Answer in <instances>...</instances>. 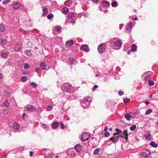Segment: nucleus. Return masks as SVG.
Here are the masks:
<instances>
[{"label": "nucleus", "instance_id": "4468645a", "mask_svg": "<svg viewBox=\"0 0 158 158\" xmlns=\"http://www.w3.org/2000/svg\"><path fill=\"white\" fill-rule=\"evenodd\" d=\"M21 46L20 44H17L14 48V50L16 52H19L21 48Z\"/></svg>", "mask_w": 158, "mask_h": 158}, {"label": "nucleus", "instance_id": "c85d7f7f", "mask_svg": "<svg viewBox=\"0 0 158 158\" xmlns=\"http://www.w3.org/2000/svg\"><path fill=\"white\" fill-rule=\"evenodd\" d=\"M100 148H98L95 149L93 152V154L94 155L98 154L99 152L100 151Z\"/></svg>", "mask_w": 158, "mask_h": 158}, {"label": "nucleus", "instance_id": "4d7b16f0", "mask_svg": "<svg viewBox=\"0 0 158 158\" xmlns=\"http://www.w3.org/2000/svg\"><path fill=\"white\" fill-rule=\"evenodd\" d=\"M107 129H108V128L107 127H106L104 128V130L105 131V132L107 131Z\"/></svg>", "mask_w": 158, "mask_h": 158}, {"label": "nucleus", "instance_id": "f704fd0d", "mask_svg": "<svg viewBox=\"0 0 158 158\" xmlns=\"http://www.w3.org/2000/svg\"><path fill=\"white\" fill-rule=\"evenodd\" d=\"M0 43L2 45H4L6 44V41L5 40L0 39Z\"/></svg>", "mask_w": 158, "mask_h": 158}, {"label": "nucleus", "instance_id": "4c0bfd02", "mask_svg": "<svg viewBox=\"0 0 158 158\" xmlns=\"http://www.w3.org/2000/svg\"><path fill=\"white\" fill-rule=\"evenodd\" d=\"M136 128V126L135 125H134L130 127V129L132 131H134L135 130Z\"/></svg>", "mask_w": 158, "mask_h": 158}, {"label": "nucleus", "instance_id": "de8ad7c7", "mask_svg": "<svg viewBox=\"0 0 158 158\" xmlns=\"http://www.w3.org/2000/svg\"><path fill=\"white\" fill-rule=\"evenodd\" d=\"M130 101V99L124 98L123 99V102L125 103H127Z\"/></svg>", "mask_w": 158, "mask_h": 158}, {"label": "nucleus", "instance_id": "b1692460", "mask_svg": "<svg viewBox=\"0 0 158 158\" xmlns=\"http://www.w3.org/2000/svg\"><path fill=\"white\" fill-rule=\"evenodd\" d=\"M137 46L134 44H133L132 45L131 50L132 52H135L136 50Z\"/></svg>", "mask_w": 158, "mask_h": 158}, {"label": "nucleus", "instance_id": "5701e85b", "mask_svg": "<svg viewBox=\"0 0 158 158\" xmlns=\"http://www.w3.org/2000/svg\"><path fill=\"white\" fill-rule=\"evenodd\" d=\"M73 44V42L72 40H70L66 42V44L69 46H72Z\"/></svg>", "mask_w": 158, "mask_h": 158}, {"label": "nucleus", "instance_id": "603ef678", "mask_svg": "<svg viewBox=\"0 0 158 158\" xmlns=\"http://www.w3.org/2000/svg\"><path fill=\"white\" fill-rule=\"evenodd\" d=\"M9 2V0H6L3 2V4H6L8 3Z\"/></svg>", "mask_w": 158, "mask_h": 158}, {"label": "nucleus", "instance_id": "20e7f679", "mask_svg": "<svg viewBox=\"0 0 158 158\" xmlns=\"http://www.w3.org/2000/svg\"><path fill=\"white\" fill-rule=\"evenodd\" d=\"M89 138V136L88 133H83L81 135V139L83 142L87 140Z\"/></svg>", "mask_w": 158, "mask_h": 158}, {"label": "nucleus", "instance_id": "0eeeda50", "mask_svg": "<svg viewBox=\"0 0 158 158\" xmlns=\"http://www.w3.org/2000/svg\"><path fill=\"white\" fill-rule=\"evenodd\" d=\"M150 152L149 150H145L141 153V155L143 156L144 157L146 158L150 154Z\"/></svg>", "mask_w": 158, "mask_h": 158}, {"label": "nucleus", "instance_id": "aec40b11", "mask_svg": "<svg viewBox=\"0 0 158 158\" xmlns=\"http://www.w3.org/2000/svg\"><path fill=\"white\" fill-rule=\"evenodd\" d=\"M131 117L132 118H133L135 117L136 114H138L137 111H134L133 112H131Z\"/></svg>", "mask_w": 158, "mask_h": 158}, {"label": "nucleus", "instance_id": "423d86ee", "mask_svg": "<svg viewBox=\"0 0 158 158\" xmlns=\"http://www.w3.org/2000/svg\"><path fill=\"white\" fill-rule=\"evenodd\" d=\"M118 135L121 137H125V139L127 140V131H121Z\"/></svg>", "mask_w": 158, "mask_h": 158}, {"label": "nucleus", "instance_id": "8fccbe9b", "mask_svg": "<svg viewBox=\"0 0 158 158\" xmlns=\"http://www.w3.org/2000/svg\"><path fill=\"white\" fill-rule=\"evenodd\" d=\"M70 99L71 100H73L76 98L75 96L74 95H72L71 97H69Z\"/></svg>", "mask_w": 158, "mask_h": 158}, {"label": "nucleus", "instance_id": "1a4fd4ad", "mask_svg": "<svg viewBox=\"0 0 158 158\" xmlns=\"http://www.w3.org/2000/svg\"><path fill=\"white\" fill-rule=\"evenodd\" d=\"M12 128L15 130H18L20 129V127L17 123H15L13 124Z\"/></svg>", "mask_w": 158, "mask_h": 158}, {"label": "nucleus", "instance_id": "4be33fe9", "mask_svg": "<svg viewBox=\"0 0 158 158\" xmlns=\"http://www.w3.org/2000/svg\"><path fill=\"white\" fill-rule=\"evenodd\" d=\"M87 102L85 100L83 101L82 103H81V105L84 108H87L88 107V105L87 106L85 105V104H87Z\"/></svg>", "mask_w": 158, "mask_h": 158}, {"label": "nucleus", "instance_id": "3c124183", "mask_svg": "<svg viewBox=\"0 0 158 158\" xmlns=\"http://www.w3.org/2000/svg\"><path fill=\"white\" fill-rule=\"evenodd\" d=\"M123 94V91H119L118 92V94L120 96H122Z\"/></svg>", "mask_w": 158, "mask_h": 158}, {"label": "nucleus", "instance_id": "a18cd8bd", "mask_svg": "<svg viewBox=\"0 0 158 158\" xmlns=\"http://www.w3.org/2000/svg\"><path fill=\"white\" fill-rule=\"evenodd\" d=\"M52 106H48L46 108V110L47 111H49L52 110Z\"/></svg>", "mask_w": 158, "mask_h": 158}, {"label": "nucleus", "instance_id": "ea45409f", "mask_svg": "<svg viewBox=\"0 0 158 158\" xmlns=\"http://www.w3.org/2000/svg\"><path fill=\"white\" fill-rule=\"evenodd\" d=\"M5 29L3 25L2 24L0 25V30L2 31H4Z\"/></svg>", "mask_w": 158, "mask_h": 158}, {"label": "nucleus", "instance_id": "69168bd1", "mask_svg": "<svg viewBox=\"0 0 158 158\" xmlns=\"http://www.w3.org/2000/svg\"><path fill=\"white\" fill-rule=\"evenodd\" d=\"M112 130V129L111 128H109V130L110 131H111Z\"/></svg>", "mask_w": 158, "mask_h": 158}, {"label": "nucleus", "instance_id": "7ed1b4c3", "mask_svg": "<svg viewBox=\"0 0 158 158\" xmlns=\"http://www.w3.org/2000/svg\"><path fill=\"white\" fill-rule=\"evenodd\" d=\"M106 44H100L98 47V52L101 53H103L106 49Z\"/></svg>", "mask_w": 158, "mask_h": 158}, {"label": "nucleus", "instance_id": "c9c22d12", "mask_svg": "<svg viewBox=\"0 0 158 158\" xmlns=\"http://www.w3.org/2000/svg\"><path fill=\"white\" fill-rule=\"evenodd\" d=\"M152 111V110L151 109H148L145 112V114L146 115H148L150 114Z\"/></svg>", "mask_w": 158, "mask_h": 158}, {"label": "nucleus", "instance_id": "13d9d810", "mask_svg": "<svg viewBox=\"0 0 158 158\" xmlns=\"http://www.w3.org/2000/svg\"><path fill=\"white\" fill-rule=\"evenodd\" d=\"M64 126L63 124H62L61 125V126H60L61 128L63 129L64 128Z\"/></svg>", "mask_w": 158, "mask_h": 158}, {"label": "nucleus", "instance_id": "f03ea898", "mask_svg": "<svg viewBox=\"0 0 158 158\" xmlns=\"http://www.w3.org/2000/svg\"><path fill=\"white\" fill-rule=\"evenodd\" d=\"M113 44V48L118 49L121 47L122 43L121 42V40H119L116 42H114Z\"/></svg>", "mask_w": 158, "mask_h": 158}, {"label": "nucleus", "instance_id": "9b49d317", "mask_svg": "<svg viewBox=\"0 0 158 158\" xmlns=\"http://www.w3.org/2000/svg\"><path fill=\"white\" fill-rule=\"evenodd\" d=\"M81 49L86 52H88L89 51V48L86 45H84L81 46Z\"/></svg>", "mask_w": 158, "mask_h": 158}, {"label": "nucleus", "instance_id": "a211bd4d", "mask_svg": "<svg viewBox=\"0 0 158 158\" xmlns=\"http://www.w3.org/2000/svg\"><path fill=\"white\" fill-rule=\"evenodd\" d=\"M62 12L63 14H66L69 12V9L67 7H64L62 9Z\"/></svg>", "mask_w": 158, "mask_h": 158}, {"label": "nucleus", "instance_id": "412c9836", "mask_svg": "<svg viewBox=\"0 0 158 158\" xmlns=\"http://www.w3.org/2000/svg\"><path fill=\"white\" fill-rule=\"evenodd\" d=\"M43 14H42V15L43 16H45V15H47L48 13V9L47 8H44L43 9Z\"/></svg>", "mask_w": 158, "mask_h": 158}, {"label": "nucleus", "instance_id": "e433bc0d", "mask_svg": "<svg viewBox=\"0 0 158 158\" xmlns=\"http://www.w3.org/2000/svg\"><path fill=\"white\" fill-rule=\"evenodd\" d=\"M24 52L25 54H27V55L30 56L31 55L30 51L29 50H26V51H25Z\"/></svg>", "mask_w": 158, "mask_h": 158}, {"label": "nucleus", "instance_id": "864d4df0", "mask_svg": "<svg viewBox=\"0 0 158 158\" xmlns=\"http://www.w3.org/2000/svg\"><path fill=\"white\" fill-rule=\"evenodd\" d=\"M74 61V60H72L71 61H70L69 62V64L70 65H72L73 64V63Z\"/></svg>", "mask_w": 158, "mask_h": 158}, {"label": "nucleus", "instance_id": "f8f14e48", "mask_svg": "<svg viewBox=\"0 0 158 158\" xmlns=\"http://www.w3.org/2000/svg\"><path fill=\"white\" fill-rule=\"evenodd\" d=\"M131 113L130 112L127 113L125 114V117L127 120H130L131 119Z\"/></svg>", "mask_w": 158, "mask_h": 158}, {"label": "nucleus", "instance_id": "6e6552de", "mask_svg": "<svg viewBox=\"0 0 158 158\" xmlns=\"http://www.w3.org/2000/svg\"><path fill=\"white\" fill-rule=\"evenodd\" d=\"M132 24L131 23H129L126 27V31L128 32H130V30L132 29Z\"/></svg>", "mask_w": 158, "mask_h": 158}, {"label": "nucleus", "instance_id": "6ab92c4d", "mask_svg": "<svg viewBox=\"0 0 158 158\" xmlns=\"http://www.w3.org/2000/svg\"><path fill=\"white\" fill-rule=\"evenodd\" d=\"M20 6V4L19 2H16L13 5V7L14 9H18Z\"/></svg>", "mask_w": 158, "mask_h": 158}, {"label": "nucleus", "instance_id": "052dcab7", "mask_svg": "<svg viewBox=\"0 0 158 158\" xmlns=\"http://www.w3.org/2000/svg\"><path fill=\"white\" fill-rule=\"evenodd\" d=\"M40 68H36L35 69V72H38V71L39 70Z\"/></svg>", "mask_w": 158, "mask_h": 158}, {"label": "nucleus", "instance_id": "6e6d98bb", "mask_svg": "<svg viewBox=\"0 0 158 158\" xmlns=\"http://www.w3.org/2000/svg\"><path fill=\"white\" fill-rule=\"evenodd\" d=\"M25 115H26V114H25V113H23V114L22 118L23 120H24L25 119Z\"/></svg>", "mask_w": 158, "mask_h": 158}, {"label": "nucleus", "instance_id": "49530a36", "mask_svg": "<svg viewBox=\"0 0 158 158\" xmlns=\"http://www.w3.org/2000/svg\"><path fill=\"white\" fill-rule=\"evenodd\" d=\"M115 131L117 132V134H118V135H119L120 134V133L121 132V130L118 128H116L115 129Z\"/></svg>", "mask_w": 158, "mask_h": 158}, {"label": "nucleus", "instance_id": "a19ab883", "mask_svg": "<svg viewBox=\"0 0 158 158\" xmlns=\"http://www.w3.org/2000/svg\"><path fill=\"white\" fill-rule=\"evenodd\" d=\"M29 68V66L28 64L27 63L24 64V68L25 69H27Z\"/></svg>", "mask_w": 158, "mask_h": 158}, {"label": "nucleus", "instance_id": "5fc2aeb1", "mask_svg": "<svg viewBox=\"0 0 158 158\" xmlns=\"http://www.w3.org/2000/svg\"><path fill=\"white\" fill-rule=\"evenodd\" d=\"M98 86L97 85H94V87L93 89V91H94L95 90V89L98 87Z\"/></svg>", "mask_w": 158, "mask_h": 158}, {"label": "nucleus", "instance_id": "7c9ffc66", "mask_svg": "<svg viewBox=\"0 0 158 158\" xmlns=\"http://www.w3.org/2000/svg\"><path fill=\"white\" fill-rule=\"evenodd\" d=\"M9 103L8 102V100L7 99L6 100V101L4 103V105L5 107H8L9 106Z\"/></svg>", "mask_w": 158, "mask_h": 158}, {"label": "nucleus", "instance_id": "0e129e2a", "mask_svg": "<svg viewBox=\"0 0 158 158\" xmlns=\"http://www.w3.org/2000/svg\"><path fill=\"white\" fill-rule=\"evenodd\" d=\"M2 77V74L0 73V79H1Z\"/></svg>", "mask_w": 158, "mask_h": 158}, {"label": "nucleus", "instance_id": "ddd939ff", "mask_svg": "<svg viewBox=\"0 0 158 158\" xmlns=\"http://www.w3.org/2000/svg\"><path fill=\"white\" fill-rule=\"evenodd\" d=\"M102 5L104 8H106L110 6V4L108 2L104 1L102 2Z\"/></svg>", "mask_w": 158, "mask_h": 158}, {"label": "nucleus", "instance_id": "774afa93", "mask_svg": "<svg viewBox=\"0 0 158 158\" xmlns=\"http://www.w3.org/2000/svg\"><path fill=\"white\" fill-rule=\"evenodd\" d=\"M71 23H72L73 24H74L75 23V22L74 21H73V22H72Z\"/></svg>", "mask_w": 158, "mask_h": 158}, {"label": "nucleus", "instance_id": "9d476101", "mask_svg": "<svg viewBox=\"0 0 158 158\" xmlns=\"http://www.w3.org/2000/svg\"><path fill=\"white\" fill-rule=\"evenodd\" d=\"M36 108L33 105H30L26 107V110L28 111H33Z\"/></svg>", "mask_w": 158, "mask_h": 158}, {"label": "nucleus", "instance_id": "2f4dec72", "mask_svg": "<svg viewBox=\"0 0 158 158\" xmlns=\"http://www.w3.org/2000/svg\"><path fill=\"white\" fill-rule=\"evenodd\" d=\"M148 84L150 86H152L154 85V82L152 81L149 80L148 81Z\"/></svg>", "mask_w": 158, "mask_h": 158}, {"label": "nucleus", "instance_id": "e2e57ef3", "mask_svg": "<svg viewBox=\"0 0 158 158\" xmlns=\"http://www.w3.org/2000/svg\"><path fill=\"white\" fill-rule=\"evenodd\" d=\"M137 20V18L136 17H135L134 19H132V20L133 21H136Z\"/></svg>", "mask_w": 158, "mask_h": 158}, {"label": "nucleus", "instance_id": "2eb2a0df", "mask_svg": "<svg viewBox=\"0 0 158 158\" xmlns=\"http://www.w3.org/2000/svg\"><path fill=\"white\" fill-rule=\"evenodd\" d=\"M74 148L76 151L78 152H80L81 150V146L80 144L76 145Z\"/></svg>", "mask_w": 158, "mask_h": 158}, {"label": "nucleus", "instance_id": "a878e982", "mask_svg": "<svg viewBox=\"0 0 158 158\" xmlns=\"http://www.w3.org/2000/svg\"><path fill=\"white\" fill-rule=\"evenodd\" d=\"M150 145L153 147L156 148L157 147V144L153 141H152L150 143Z\"/></svg>", "mask_w": 158, "mask_h": 158}, {"label": "nucleus", "instance_id": "bf43d9fd", "mask_svg": "<svg viewBox=\"0 0 158 158\" xmlns=\"http://www.w3.org/2000/svg\"><path fill=\"white\" fill-rule=\"evenodd\" d=\"M33 152H32L31 151L30 152V156H33Z\"/></svg>", "mask_w": 158, "mask_h": 158}, {"label": "nucleus", "instance_id": "dca6fc26", "mask_svg": "<svg viewBox=\"0 0 158 158\" xmlns=\"http://www.w3.org/2000/svg\"><path fill=\"white\" fill-rule=\"evenodd\" d=\"M40 66L41 69L43 70H45L46 69L47 66L46 63L44 62H41V64H40Z\"/></svg>", "mask_w": 158, "mask_h": 158}, {"label": "nucleus", "instance_id": "338daca9", "mask_svg": "<svg viewBox=\"0 0 158 158\" xmlns=\"http://www.w3.org/2000/svg\"><path fill=\"white\" fill-rule=\"evenodd\" d=\"M6 155H5L2 157V158H6Z\"/></svg>", "mask_w": 158, "mask_h": 158}, {"label": "nucleus", "instance_id": "f3484780", "mask_svg": "<svg viewBox=\"0 0 158 158\" xmlns=\"http://www.w3.org/2000/svg\"><path fill=\"white\" fill-rule=\"evenodd\" d=\"M142 77L143 79H144L145 80H148L150 78L149 77L147 76V74L145 73L143 74Z\"/></svg>", "mask_w": 158, "mask_h": 158}, {"label": "nucleus", "instance_id": "09e8293b", "mask_svg": "<svg viewBox=\"0 0 158 158\" xmlns=\"http://www.w3.org/2000/svg\"><path fill=\"white\" fill-rule=\"evenodd\" d=\"M145 137L147 139H151L150 136L148 134L145 136Z\"/></svg>", "mask_w": 158, "mask_h": 158}, {"label": "nucleus", "instance_id": "cd10ccee", "mask_svg": "<svg viewBox=\"0 0 158 158\" xmlns=\"http://www.w3.org/2000/svg\"><path fill=\"white\" fill-rule=\"evenodd\" d=\"M61 29V27L60 26H56L55 28V30L57 32L60 31Z\"/></svg>", "mask_w": 158, "mask_h": 158}, {"label": "nucleus", "instance_id": "680f3d73", "mask_svg": "<svg viewBox=\"0 0 158 158\" xmlns=\"http://www.w3.org/2000/svg\"><path fill=\"white\" fill-rule=\"evenodd\" d=\"M43 126L44 128H46L47 127V125L45 124H43Z\"/></svg>", "mask_w": 158, "mask_h": 158}, {"label": "nucleus", "instance_id": "bb28decb", "mask_svg": "<svg viewBox=\"0 0 158 158\" xmlns=\"http://www.w3.org/2000/svg\"><path fill=\"white\" fill-rule=\"evenodd\" d=\"M111 5L112 7H116L117 6L118 3L116 1H113L111 3Z\"/></svg>", "mask_w": 158, "mask_h": 158}, {"label": "nucleus", "instance_id": "c03bdc74", "mask_svg": "<svg viewBox=\"0 0 158 158\" xmlns=\"http://www.w3.org/2000/svg\"><path fill=\"white\" fill-rule=\"evenodd\" d=\"M110 133L108 131H106L105 132V133L104 134V136L105 137H107L109 136L110 135Z\"/></svg>", "mask_w": 158, "mask_h": 158}, {"label": "nucleus", "instance_id": "c756f323", "mask_svg": "<svg viewBox=\"0 0 158 158\" xmlns=\"http://www.w3.org/2000/svg\"><path fill=\"white\" fill-rule=\"evenodd\" d=\"M53 15L52 14H50L48 15L47 16V18L49 19H52L53 17Z\"/></svg>", "mask_w": 158, "mask_h": 158}, {"label": "nucleus", "instance_id": "72a5a7b5", "mask_svg": "<svg viewBox=\"0 0 158 158\" xmlns=\"http://www.w3.org/2000/svg\"><path fill=\"white\" fill-rule=\"evenodd\" d=\"M27 80V78L25 76H23L21 77V80L22 82H25Z\"/></svg>", "mask_w": 158, "mask_h": 158}, {"label": "nucleus", "instance_id": "39448f33", "mask_svg": "<svg viewBox=\"0 0 158 158\" xmlns=\"http://www.w3.org/2000/svg\"><path fill=\"white\" fill-rule=\"evenodd\" d=\"M119 138V136L118 134L114 133L113 134L112 137L109 139L108 141L109 142V141L112 140L113 143H114L116 142L114 140L118 139Z\"/></svg>", "mask_w": 158, "mask_h": 158}, {"label": "nucleus", "instance_id": "393cba45", "mask_svg": "<svg viewBox=\"0 0 158 158\" xmlns=\"http://www.w3.org/2000/svg\"><path fill=\"white\" fill-rule=\"evenodd\" d=\"M59 123L58 122H56L53 123L52 127L54 128L57 127L59 125Z\"/></svg>", "mask_w": 158, "mask_h": 158}, {"label": "nucleus", "instance_id": "79ce46f5", "mask_svg": "<svg viewBox=\"0 0 158 158\" xmlns=\"http://www.w3.org/2000/svg\"><path fill=\"white\" fill-rule=\"evenodd\" d=\"M85 100L89 104V102H90L91 101V98L90 97H87L85 98Z\"/></svg>", "mask_w": 158, "mask_h": 158}, {"label": "nucleus", "instance_id": "37998d69", "mask_svg": "<svg viewBox=\"0 0 158 158\" xmlns=\"http://www.w3.org/2000/svg\"><path fill=\"white\" fill-rule=\"evenodd\" d=\"M74 15V13H69L68 14V17L69 18H71Z\"/></svg>", "mask_w": 158, "mask_h": 158}, {"label": "nucleus", "instance_id": "58836bf2", "mask_svg": "<svg viewBox=\"0 0 158 158\" xmlns=\"http://www.w3.org/2000/svg\"><path fill=\"white\" fill-rule=\"evenodd\" d=\"M8 55L7 53L4 52L3 53L1 54L2 56L4 58H6Z\"/></svg>", "mask_w": 158, "mask_h": 158}, {"label": "nucleus", "instance_id": "f257e3e1", "mask_svg": "<svg viewBox=\"0 0 158 158\" xmlns=\"http://www.w3.org/2000/svg\"><path fill=\"white\" fill-rule=\"evenodd\" d=\"M61 89L63 91H65L67 93H70V85L68 83L64 84L61 86Z\"/></svg>", "mask_w": 158, "mask_h": 158}, {"label": "nucleus", "instance_id": "473e14b6", "mask_svg": "<svg viewBox=\"0 0 158 158\" xmlns=\"http://www.w3.org/2000/svg\"><path fill=\"white\" fill-rule=\"evenodd\" d=\"M30 85L31 86H32L34 88H35L37 86V84L35 82H31Z\"/></svg>", "mask_w": 158, "mask_h": 158}]
</instances>
